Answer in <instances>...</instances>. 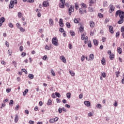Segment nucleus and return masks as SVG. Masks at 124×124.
<instances>
[{
  "label": "nucleus",
  "instance_id": "obj_34",
  "mask_svg": "<svg viewBox=\"0 0 124 124\" xmlns=\"http://www.w3.org/2000/svg\"><path fill=\"white\" fill-rule=\"evenodd\" d=\"M89 58L91 59V60H93L94 59V55L93 54H90Z\"/></svg>",
  "mask_w": 124,
  "mask_h": 124
},
{
  "label": "nucleus",
  "instance_id": "obj_37",
  "mask_svg": "<svg viewBox=\"0 0 124 124\" xmlns=\"http://www.w3.org/2000/svg\"><path fill=\"white\" fill-rule=\"evenodd\" d=\"M59 31H60V32H63V31H64V30L63 29V28H60L59 29Z\"/></svg>",
  "mask_w": 124,
  "mask_h": 124
},
{
  "label": "nucleus",
  "instance_id": "obj_56",
  "mask_svg": "<svg viewBox=\"0 0 124 124\" xmlns=\"http://www.w3.org/2000/svg\"><path fill=\"white\" fill-rule=\"evenodd\" d=\"M51 96L53 98H56V93H52Z\"/></svg>",
  "mask_w": 124,
  "mask_h": 124
},
{
  "label": "nucleus",
  "instance_id": "obj_8",
  "mask_svg": "<svg viewBox=\"0 0 124 124\" xmlns=\"http://www.w3.org/2000/svg\"><path fill=\"white\" fill-rule=\"evenodd\" d=\"M59 25L60 27L61 28H63L64 24H63V21L62 20V18H60L59 20Z\"/></svg>",
  "mask_w": 124,
  "mask_h": 124
},
{
  "label": "nucleus",
  "instance_id": "obj_50",
  "mask_svg": "<svg viewBox=\"0 0 124 124\" xmlns=\"http://www.w3.org/2000/svg\"><path fill=\"white\" fill-rule=\"evenodd\" d=\"M58 112H59V113H60L61 114L62 113V108H59L58 109Z\"/></svg>",
  "mask_w": 124,
  "mask_h": 124
},
{
  "label": "nucleus",
  "instance_id": "obj_21",
  "mask_svg": "<svg viewBox=\"0 0 124 124\" xmlns=\"http://www.w3.org/2000/svg\"><path fill=\"white\" fill-rule=\"evenodd\" d=\"M46 105H48V106L50 105H52V100L48 99L46 103Z\"/></svg>",
  "mask_w": 124,
  "mask_h": 124
},
{
  "label": "nucleus",
  "instance_id": "obj_25",
  "mask_svg": "<svg viewBox=\"0 0 124 124\" xmlns=\"http://www.w3.org/2000/svg\"><path fill=\"white\" fill-rule=\"evenodd\" d=\"M106 62H105V59H104V58H103V59L101 60V63L103 65H105V63Z\"/></svg>",
  "mask_w": 124,
  "mask_h": 124
},
{
  "label": "nucleus",
  "instance_id": "obj_51",
  "mask_svg": "<svg viewBox=\"0 0 124 124\" xmlns=\"http://www.w3.org/2000/svg\"><path fill=\"white\" fill-rule=\"evenodd\" d=\"M13 63H14L15 67H17V62H16V61H13Z\"/></svg>",
  "mask_w": 124,
  "mask_h": 124
},
{
  "label": "nucleus",
  "instance_id": "obj_7",
  "mask_svg": "<svg viewBox=\"0 0 124 124\" xmlns=\"http://www.w3.org/2000/svg\"><path fill=\"white\" fill-rule=\"evenodd\" d=\"M43 6L44 7H48V6H49V2L46 1H43Z\"/></svg>",
  "mask_w": 124,
  "mask_h": 124
},
{
  "label": "nucleus",
  "instance_id": "obj_55",
  "mask_svg": "<svg viewBox=\"0 0 124 124\" xmlns=\"http://www.w3.org/2000/svg\"><path fill=\"white\" fill-rule=\"evenodd\" d=\"M81 39L82 40H84V39H85V34H81Z\"/></svg>",
  "mask_w": 124,
  "mask_h": 124
},
{
  "label": "nucleus",
  "instance_id": "obj_54",
  "mask_svg": "<svg viewBox=\"0 0 124 124\" xmlns=\"http://www.w3.org/2000/svg\"><path fill=\"white\" fill-rule=\"evenodd\" d=\"M120 36V31H118L116 33V37H119Z\"/></svg>",
  "mask_w": 124,
  "mask_h": 124
},
{
  "label": "nucleus",
  "instance_id": "obj_31",
  "mask_svg": "<svg viewBox=\"0 0 124 124\" xmlns=\"http://www.w3.org/2000/svg\"><path fill=\"white\" fill-rule=\"evenodd\" d=\"M28 92H29V90L26 89L23 93V95H24V96L26 95Z\"/></svg>",
  "mask_w": 124,
  "mask_h": 124
},
{
  "label": "nucleus",
  "instance_id": "obj_20",
  "mask_svg": "<svg viewBox=\"0 0 124 124\" xmlns=\"http://www.w3.org/2000/svg\"><path fill=\"white\" fill-rule=\"evenodd\" d=\"M80 5L84 9H86V8H87V5L86 4L84 3L83 2L81 3L80 4Z\"/></svg>",
  "mask_w": 124,
  "mask_h": 124
},
{
  "label": "nucleus",
  "instance_id": "obj_27",
  "mask_svg": "<svg viewBox=\"0 0 124 124\" xmlns=\"http://www.w3.org/2000/svg\"><path fill=\"white\" fill-rule=\"evenodd\" d=\"M74 23L75 24H79V20H78V18H74Z\"/></svg>",
  "mask_w": 124,
  "mask_h": 124
},
{
  "label": "nucleus",
  "instance_id": "obj_19",
  "mask_svg": "<svg viewBox=\"0 0 124 124\" xmlns=\"http://www.w3.org/2000/svg\"><path fill=\"white\" fill-rule=\"evenodd\" d=\"M69 32L71 36H75V32H74V31L71 30Z\"/></svg>",
  "mask_w": 124,
  "mask_h": 124
},
{
  "label": "nucleus",
  "instance_id": "obj_29",
  "mask_svg": "<svg viewBox=\"0 0 124 124\" xmlns=\"http://www.w3.org/2000/svg\"><path fill=\"white\" fill-rule=\"evenodd\" d=\"M28 77L30 79H33L34 76L32 74H30L28 75Z\"/></svg>",
  "mask_w": 124,
  "mask_h": 124
},
{
  "label": "nucleus",
  "instance_id": "obj_38",
  "mask_svg": "<svg viewBox=\"0 0 124 124\" xmlns=\"http://www.w3.org/2000/svg\"><path fill=\"white\" fill-rule=\"evenodd\" d=\"M121 74V72L119 71L116 72L115 75H116V77H117V78L119 77V74Z\"/></svg>",
  "mask_w": 124,
  "mask_h": 124
},
{
  "label": "nucleus",
  "instance_id": "obj_46",
  "mask_svg": "<svg viewBox=\"0 0 124 124\" xmlns=\"http://www.w3.org/2000/svg\"><path fill=\"white\" fill-rule=\"evenodd\" d=\"M16 27H17V29H20L21 27V25H20V24L19 23H17L16 24Z\"/></svg>",
  "mask_w": 124,
  "mask_h": 124
},
{
  "label": "nucleus",
  "instance_id": "obj_11",
  "mask_svg": "<svg viewBox=\"0 0 124 124\" xmlns=\"http://www.w3.org/2000/svg\"><path fill=\"white\" fill-rule=\"evenodd\" d=\"M108 30H109V32H110V33H112V34L114 33V30H113V26H109Z\"/></svg>",
  "mask_w": 124,
  "mask_h": 124
},
{
  "label": "nucleus",
  "instance_id": "obj_26",
  "mask_svg": "<svg viewBox=\"0 0 124 124\" xmlns=\"http://www.w3.org/2000/svg\"><path fill=\"white\" fill-rule=\"evenodd\" d=\"M88 9H89L90 12H94V9H93V8L89 7Z\"/></svg>",
  "mask_w": 124,
  "mask_h": 124
},
{
  "label": "nucleus",
  "instance_id": "obj_32",
  "mask_svg": "<svg viewBox=\"0 0 124 124\" xmlns=\"http://www.w3.org/2000/svg\"><path fill=\"white\" fill-rule=\"evenodd\" d=\"M55 95H56V96H57V97H58L59 98H60V97H61V94H60L58 92H55Z\"/></svg>",
  "mask_w": 124,
  "mask_h": 124
},
{
  "label": "nucleus",
  "instance_id": "obj_3",
  "mask_svg": "<svg viewBox=\"0 0 124 124\" xmlns=\"http://www.w3.org/2000/svg\"><path fill=\"white\" fill-rule=\"evenodd\" d=\"M52 44L54 45V46H59V40L57 37H54L52 38Z\"/></svg>",
  "mask_w": 124,
  "mask_h": 124
},
{
  "label": "nucleus",
  "instance_id": "obj_24",
  "mask_svg": "<svg viewBox=\"0 0 124 124\" xmlns=\"http://www.w3.org/2000/svg\"><path fill=\"white\" fill-rule=\"evenodd\" d=\"M62 62H64V63H66V59H65V57L62 56V58L61 59Z\"/></svg>",
  "mask_w": 124,
  "mask_h": 124
},
{
  "label": "nucleus",
  "instance_id": "obj_16",
  "mask_svg": "<svg viewBox=\"0 0 124 124\" xmlns=\"http://www.w3.org/2000/svg\"><path fill=\"white\" fill-rule=\"evenodd\" d=\"M79 32L82 33L84 31V27L80 26L79 28Z\"/></svg>",
  "mask_w": 124,
  "mask_h": 124
},
{
  "label": "nucleus",
  "instance_id": "obj_39",
  "mask_svg": "<svg viewBox=\"0 0 124 124\" xmlns=\"http://www.w3.org/2000/svg\"><path fill=\"white\" fill-rule=\"evenodd\" d=\"M19 30H20V31H21V32H25V29H24V28H23V27H20V28H19Z\"/></svg>",
  "mask_w": 124,
  "mask_h": 124
},
{
  "label": "nucleus",
  "instance_id": "obj_42",
  "mask_svg": "<svg viewBox=\"0 0 124 124\" xmlns=\"http://www.w3.org/2000/svg\"><path fill=\"white\" fill-rule=\"evenodd\" d=\"M64 4H65L64 5H65V6L67 7V8H69V6H70V5L69 2H66L64 3Z\"/></svg>",
  "mask_w": 124,
  "mask_h": 124
},
{
  "label": "nucleus",
  "instance_id": "obj_9",
  "mask_svg": "<svg viewBox=\"0 0 124 124\" xmlns=\"http://www.w3.org/2000/svg\"><path fill=\"white\" fill-rule=\"evenodd\" d=\"M84 103L87 107H90L91 106V102L89 101H84Z\"/></svg>",
  "mask_w": 124,
  "mask_h": 124
},
{
  "label": "nucleus",
  "instance_id": "obj_45",
  "mask_svg": "<svg viewBox=\"0 0 124 124\" xmlns=\"http://www.w3.org/2000/svg\"><path fill=\"white\" fill-rule=\"evenodd\" d=\"M14 104V101L13 100H11L9 102V105H12Z\"/></svg>",
  "mask_w": 124,
  "mask_h": 124
},
{
  "label": "nucleus",
  "instance_id": "obj_52",
  "mask_svg": "<svg viewBox=\"0 0 124 124\" xmlns=\"http://www.w3.org/2000/svg\"><path fill=\"white\" fill-rule=\"evenodd\" d=\"M25 56H27V53H26V52H22L21 54V56L24 57H25Z\"/></svg>",
  "mask_w": 124,
  "mask_h": 124
},
{
  "label": "nucleus",
  "instance_id": "obj_53",
  "mask_svg": "<svg viewBox=\"0 0 124 124\" xmlns=\"http://www.w3.org/2000/svg\"><path fill=\"white\" fill-rule=\"evenodd\" d=\"M6 93H10L11 92V89H7L6 90Z\"/></svg>",
  "mask_w": 124,
  "mask_h": 124
},
{
  "label": "nucleus",
  "instance_id": "obj_17",
  "mask_svg": "<svg viewBox=\"0 0 124 124\" xmlns=\"http://www.w3.org/2000/svg\"><path fill=\"white\" fill-rule=\"evenodd\" d=\"M75 8L76 9V10H78V9H79V5L78 2H76L75 3Z\"/></svg>",
  "mask_w": 124,
  "mask_h": 124
},
{
  "label": "nucleus",
  "instance_id": "obj_10",
  "mask_svg": "<svg viewBox=\"0 0 124 124\" xmlns=\"http://www.w3.org/2000/svg\"><path fill=\"white\" fill-rule=\"evenodd\" d=\"M93 43L94 46H98L99 42L97 40L94 39L93 40Z\"/></svg>",
  "mask_w": 124,
  "mask_h": 124
},
{
  "label": "nucleus",
  "instance_id": "obj_14",
  "mask_svg": "<svg viewBox=\"0 0 124 124\" xmlns=\"http://www.w3.org/2000/svg\"><path fill=\"white\" fill-rule=\"evenodd\" d=\"M49 25L52 27V26H54V20L52 18H50L49 19Z\"/></svg>",
  "mask_w": 124,
  "mask_h": 124
},
{
  "label": "nucleus",
  "instance_id": "obj_64",
  "mask_svg": "<svg viewBox=\"0 0 124 124\" xmlns=\"http://www.w3.org/2000/svg\"><path fill=\"white\" fill-rule=\"evenodd\" d=\"M88 116H89V117H92V116H93V113H92V112H89V113H88Z\"/></svg>",
  "mask_w": 124,
  "mask_h": 124
},
{
  "label": "nucleus",
  "instance_id": "obj_59",
  "mask_svg": "<svg viewBox=\"0 0 124 124\" xmlns=\"http://www.w3.org/2000/svg\"><path fill=\"white\" fill-rule=\"evenodd\" d=\"M29 123L30 124H34V121H32L31 120H30Z\"/></svg>",
  "mask_w": 124,
  "mask_h": 124
},
{
  "label": "nucleus",
  "instance_id": "obj_28",
  "mask_svg": "<svg viewBox=\"0 0 124 124\" xmlns=\"http://www.w3.org/2000/svg\"><path fill=\"white\" fill-rule=\"evenodd\" d=\"M66 97L67 98H70L71 97V93H66Z\"/></svg>",
  "mask_w": 124,
  "mask_h": 124
},
{
  "label": "nucleus",
  "instance_id": "obj_30",
  "mask_svg": "<svg viewBox=\"0 0 124 124\" xmlns=\"http://www.w3.org/2000/svg\"><path fill=\"white\" fill-rule=\"evenodd\" d=\"M71 25L69 22H66V28H68V29H69L71 27Z\"/></svg>",
  "mask_w": 124,
  "mask_h": 124
},
{
  "label": "nucleus",
  "instance_id": "obj_18",
  "mask_svg": "<svg viewBox=\"0 0 124 124\" xmlns=\"http://www.w3.org/2000/svg\"><path fill=\"white\" fill-rule=\"evenodd\" d=\"M19 120V117H18V115L16 114L15 118V122L18 123V120Z\"/></svg>",
  "mask_w": 124,
  "mask_h": 124
},
{
  "label": "nucleus",
  "instance_id": "obj_1",
  "mask_svg": "<svg viewBox=\"0 0 124 124\" xmlns=\"http://www.w3.org/2000/svg\"><path fill=\"white\" fill-rule=\"evenodd\" d=\"M118 16H119L120 19H124V12L121 10H117L115 13V17Z\"/></svg>",
  "mask_w": 124,
  "mask_h": 124
},
{
  "label": "nucleus",
  "instance_id": "obj_22",
  "mask_svg": "<svg viewBox=\"0 0 124 124\" xmlns=\"http://www.w3.org/2000/svg\"><path fill=\"white\" fill-rule=\"evenodd\" d=\"M117 52L120 54V55H121V54H122V52H123L122 48L120 47H117Z\"/></svg>",
  "mask_w": 124,
  "mask_h": 124
},
{
  "label": "nucleus",
  "instance_id": "obj_40",
  "mask_svg": "<svg viewBox=\"0 0 124 124\" xmlns=\"http://www.w3.org/2000/svg\"><path fill=\"white\" fill-rule=\"evenodd\" d=\"M22 15H23L22 14V13H21V12H18L17 14V16L19 18H21V17H22Z\"/></svg>",
  "mask_w": 124,
  "mask_h": 124
},
{
  "label": "nucleus",
  "instance_id": "obj_13",
  "mask_svg": "<svg viewBox=\"0 0 124 124\" xmlns=\"http://www.w3.org/2000/svg\"><path fill=\"white\" fill-rule=\"evenodd\" d=\"M95 24L94 22L93 21H90V26L91 27V28H93L95 26Z\"/></svg>",
  "mask_w": 124,
  "mask_h": 124
},
{
  "label": "nucleus",
  "instance_id": "obj_58",
  "mask_svg": "<svg viewBox=\"0 0 124 124\" xmlns=\"http://www.w3.org/2000/svg\"><path fill=\"white\" fill-rule=\"evenodd\" d=\"M19 105H17L16 107L15 108V110L16 111H17V110H18L19 109Z\"/></svg>",
  "mask_w": 124,
  "mask_h": 124
},
{
  "label": "nucleus",
  "instance_id": "obj_44",
  "mask_svg": "<svg viewBox=\"0 0 124 124\" xmlns=\"http://www.w3.org/2000/svg\"><path fill=\"white\" fill-rule=\"evenodd\" d=\"M79 12L80 14H83V8H80L79 9Z\"/></svg>",
  "mask_w": 124,
  "mask_h": 124
},
{
  "label": "nucleus",
  "instance_id": "obj_49",
  "mask_svg": "<svg viewBox=\"0 0 124 124\" xmlns=\"http://www.w3.org/2000/svg\"><path fill=\"white\" fill-rule=\"evenodd\" d=\"M102 76L103 77V78H105L106 77V73H105V72H103L102 74Z\"/></svg>",
  "mask_w": 124,
  "mask_h": 124
},
{
  "label": "nucleus",
  "instance_id": "obj_63",
  "mask_svg": "<svg viewBox=\"0 0 124 124\" xmlns=\"http://www.w3.org/2000/svg\"><path fill=\"white\" fill-rule=\"evenodd\" d=\"M79 98H80V99H82V98H83V94L81 93L79 95Z\"/></svg>",
  "mask_w": 124,
  "mask_h": 124
},
{
  "label": "nucleus",
  "instance_id": "obj_36",
  "mask_svg": "<svg viewBox=\"0 0 124 124\" xmlns=\"http://www.w3.org/2000/svg\"><path fill=\"white\" fill-rule=\"evenodd\" d=\"M103 6H104L105 7H107V1H103Z\"/></svg>",
  "mask_w": 124,
  "mask_h": 124
},
{
  "label": "nucleus",
  "instance_id": "obj_23",
  "mask_svg": "<svg viewBox=\"0 0 124 124\" xmlns=\"http://www.w3.org/2000/svg\"><path fill=\"white\" fill-rule=\"evenodd\" d=\"M64 3H59V7L60 8H64Z\"/></svg>",
  "mask_w": 124,
  "mask_h": 124
},
{
  "label": "nucleus",
  "instance_id": "obj_15",
  "mask_svg": "<svg viewBox=\"0 0 124 124\" xmlns=\"http://www.w3.org/2000/svg\"><path fill=\"white\" fill-rule=\"evenodd\" d=\"M124 19L123 18H120V19L117 22L118 24H119V25H121L122 24H123V23H124Z\"/></svg>",
  "mask_w": 124,
  "mask_h": 124
},
{
  "label": "nucleus",
  "instance_id": "obj_33",
  "mask_svg": "<svg viewBox=\"0 0 124 124\" xmlns=\"http://www.w3.org/2000/svg\"><path fill=\"white\" fill-rule=\"evenodd\" d=\"M69 72L72 76H75V73H74V72H73L72 71H69Z\"/></svg>",
  "mask_w": 124,
  "mask_h": 124
},
{
  "label": "nucleus",
  "instance_id": "obj_48",
  "mask_svg": "<svg viewBox=\"0 0 124 124\" xmlns=\"http://www.w3.org/2000/svg\"><path fill=\"white\" fill-rule=\"evenodd\" d=\"M89 3H91V4H93L94 3V0H89Z\"/></svg>",
  "mask_w": 124,
  "mask_h": 124
},
{
  "label": "nucleus",
  "instance_id": "obj_2",
  "mask_svg": "<svg viewBox=\"0 0 124 124\" xmlns=\"http://www.w3.org/2000/svg\"><path fill=\"white\" fill-rule=\"evenodd\" d=\"M17 3H18L17 0H11L9 5V9H12L14 7V4H17Z\"/></svg>",
  "mask_w": 124,
  "mask_h": 124
},
{
  "label": "nucleus",
  "instance_id": "obj_62",
  "mask_svg": "<svg viewBox=\"0 0 124 124\" xmlns=\"http://www.w3.org/2000/svg\"><path fill=\"white\" fill-rule=\"evenodd\" d=\"M63 36L64 37H65L66 36V31H64L63 32Z\"/></svg>",
  "mask_w": 124,
  "mask_h": 124
},
{
  "label": "nucleus",
  "instance_id": "obj_60",
  "mask_svg": "<svg viewBox=\"0 0 124 124\" xmlns=\"http://www.w3.org/2000/svg\"><path fill=\"white\" fill-rule=\"evenodd\" d=\"M121 32L124 33V26L122 27L121 29Z\"/></svg>",
  "mask_w": 124,
  "mask_h": 124
},
{
  "label": "nucleus",
  "instance_id": "obj_12",
  "mask_svg": "<svg viewBox=\"0 0 124 124\" xmlns=\"http://www.w3.org/2000/svg\"><path fill=\"white\" fill-rule=\"evenodd\" d=\"M115 55H114V53H111L110 55H109V59L110 60V61H113Z\"/></svg>",
  "mask_w": 124,
  "mask_h": 124
},
{
  "label": "nucleus",
  "instance_id": "obj_6",
  "mask_svg": "<svg viewBox=\"0 0 124 124\" xmlns=\"http://www.w3.org/2000/svg\"><path fill=\"white\" fill-rule=\"evenodd\" d=\"M5 22V18L2 17L0 18V27L2 26V24Z\"/></svg>",
  "mask_w": 124,
  "mask_h": 124
},
{
  "label": "nucleus",
  "instance_id": "obj_43",
  "mask_svg": "<svg viewBox=\"0 0 124 124\" xmlns=\"http://www.w3.org/2000/svg\"><path fill=\"white\" fill-rule=\"evenodd\" d=\"M97 108H98V109H101V105L100 104H98L96 105Z\"/></svg>",
  "mask_w": 124,
  "mask_h": 124
},
{
  "label": "nucleus",
  "instance_id": "obj_57",
  "mask_svg": "<svg viewBox=\"0 0 124 124\" xmlns=\"http://www.w3.org/2000/svg\"><path fill=\"white\" fill-rule=\"evenodd\" d=\"M49 122L52 123H55V120L54 119H51L49 120Z\"/></svg>",
  "mask_w": 124,
  "mask_h": 124
},
{
  "label": "nucleus",
  "instance_id": "obj_47",
  "mask_svg": "<svg viewBox=\"0 0 124 124\" xmlns=\"http://www.w3.org/2000/svg\"><path fill=\"white\" fill-rule=\"evenodd\" d=\"M27 2L29 3H32V2H34V0H28Z\"/></svg>",
  "mask_w": 124,
  "mask_h": 124
},
{
  "label": "nucleus",
  "instance_id": "obj_61",
  "mask_svg": "<svg viewBox=\"0 0 124 124\" xmlns=\"http://www.w3.org/2000/svg\"><path fill=\"white\" fill-rule=\"evenodd\" d=\"M9 27H10V28H13V24H12V23H9Z\"/></svg>",
  "mask_w": 124,
  "mask_h": 124
},
{
  "label": "nucleus",
  "instance_id": "obj_5",
  "mask_svg": "<svg viewBox=\"0 0 124 124\" xmlns=\"http://www.w3.org/2000/svg\"><path fill=\"white\" fill-rule=\"evenodd\" d=\"M109 13H113V12H114V10H115V7H114V5H109Z\"/></svg>",
  "mask_w": 124,
  "mask_h": 124
},
{
  "label": "nucleus",
  "instance_id": "obj_35",
  "mask_svg": "<svg viewBox=\"0 0 124 124\" xmlns=\"http://www.w3.org/2000/svg\"><path fill=\"white\" fill-rule=\"evenodd\" d=\"M98 16L99 18H103V14L101 13H98Z\"/></svg>",
  "mask_w": 124,
  "mask_h": 124
},
{
  "label": "nucleus",
  "instance_id": "obj_41",
  "mask_svg": "<svg viewBox=\"0 0 124 124\" xmlns=\"http://www.w3.org/2000/svg\"><path fill=\"white\" fill-rule=\"evenodd\" d=\"M51 73L52 74V76H56V74L55 73V71L53 70H51Z\"/></svg>",
  "mask_w": 124,
  "mask_h": 124
},
{
  "label": "nucleus",
  "instance_id": "obj_4",
  "mask_svg": "<svg viewBox=\"0 0 124 124\" xmlns=\"http://www.w3.org/2000/svg\"><path fill=\"white\" fill-rule=\"evenodd\" d=\"M68 11L69 16H71V15L72 14V12H74V6L71 5L70 7L68 8Z\"/></svg>",
  "mask_w": 124,
  "mask_h": 124
}]
</instances>
